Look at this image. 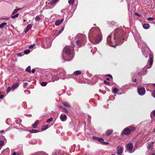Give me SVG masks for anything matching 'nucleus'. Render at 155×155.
<instances>
[{"label": "nucleus", "mask_w": 155, "mask_h": 155, "mask_svg": "<svg viewBox=\"0 0 155 155\" xmlns=\"http://www.w3.org/2000/svg\"><path fill=\"white\" fill-rule=\"evenodd\" d=\"M113 91L115 93H116L117 92L118 89L116 88H114L113 89Z\"/></svg>", "instance_id": "obj_41"}, {"label": "nucleus", "mask_w": 155, "mask_h": 155, "mask_svg": "<svg viewBox=\"0 0 155 155\" xmlns=\"http://www.w3.org/2000/svg\"><path fill=\"white\" fill-rule=\"evenodd\" d=\"M67 118V116L63 114H62L60 115V119L63 121H65L66 120Z\"/></svg>", "instance_id": "obj_12"}, {"label": "nucleus", "mask_w": 155, "mask_h": 155, "mask_svg": "<svg viewBox=\"0 0 155 155\" xmlns=\"http://www.w3.org/2000/svg\"><path fill=\"white\" fill-rule=\"evenodd\" d=\"M135 14L136 15H137L138 17H140L141 16V15H140V14H139V13H138L137 12L135 13Z\"/></svg>", "instance_id": "obj_46"}, {"label": "nucleus", "mask_w": 155, "mask_h": 155, "mask_svg": "<svg viewBox=\"0 0 155 155\" xmlns=\"http://www.w3.org/2000/svg\"><path fill=\"white\" fill-rule=\"evenodd\" d=\"M153 86H155V84H153Z\"/></svg>", "instance_id": "obj_63"}, {"label": "nucleus", "mask_w": 155, "mask_h": 155, "mask_svg": "<svg viewBox=\"0 0 155 155\" xmlns=\"http://www.w3.org/2000/svg\"><path fill=\"white\" fill-rule=\"evenodd\" d=\"M53 119L52 117H51L50 118L48 119L46 122L47 123H49V122H51V121Z\"/></svg>", "instance_id": "obj_38"}, {"label": "nucleus", "mask_w": 155, "mask_h": 155, "mask_svg": "<svg viewBox=\"0 0 155 155\" xmlns=\"http://www.w3.org/2000/svg\"><path fill=\"white\" fill-rule=\"evenodd\" d=\"M64 20V19L63 18L61 19L60 20H58L55 22V25L57 26L59 25L63 22Z\"/></svg>", "instance_id": "obj_13"}, {"label": "nucleus", "mask_w": 155, "mask_h": 155, "mask_svg": "<svg viewBox=\"0 0 155 155\" xmlns=\"http://www.w3.org/2000/svg\"><path fill=\"white\" fill-rule=\"evenodd\" d=\"M141 41V37L140 36H139V37L138 38V44L139 45V44H140V46L142 47V51L143 52V54H146V53L145 52V50L143 48V46H142V45H141V44L140 43V42Z\"/></svg>", "instance_id": "obj_9"}, {"label": "nucleus", "mask_w": 155, "mask_h": 155, "mask_svg": "<svg viewBox=\"0 0 155 155\" xmlns=\"http://www.w3.org/2000/svg\"><path fill=\"white\" fill-rule=\"evenodd\" d=\"M1 19H3V20H8V18H2Z\"/></svg>", "instance_id": "obj_53"}, {"label": "nucleus", "mask_w": 155, "mask_h": 155, "mask_svg": "<svg viewBox=\"0 0 155 155\" xmlns=\"http://www.w3.org/2000/svg\"><path fill=\"white\" fill-rule=\"evenodd\" d=\"M57 76H54L51 78V80L53 82L54 81H55L58 80L59 78Z\"/></svg>", "instance_id": "obj_18"}, {"label": "nucleus", "mask_w": 155, "mask_h": 155, "mask_svg": "<svg viewBox=\"0 0 155 155\" xmlns=\"http://www.w3.org/2000/svg\"><path fill=\"white\" fill-rule=\"evenodd\" d=\"M107 76H108L109 77L111 78H113L112 75L110 74H108L107 75Z\"/></svg>", "instance_id": "obj_51"}, {"label": "nucleus", "mask_w": 155, "mask_h": 155, "mask_svg": "<svg viewBox=\"0 0 155 155\" xmlns=\"http://www.w3.org/2000/svg\"><path fill=\"white\" fill-rule=\"evenodd\" d=\"M30 50H25L24 51V53L25 54H27L30 52Z\"/></svg>", "instance_id": "obj_37"}, {"label": "nucleus", "mask_w": 155, "mask_h": 155, "mask_svg": "<svg viewBox=\"0 0 155 155\" xmlns=\"http://www.w3.org/2000/svg\"><path fill=\"white\" fill-rule=\"evenodd\" d=\"M62 104L66 107H70V104L67 102H63L62 103Z\"/></svg>", "instance_id": "obj_24"}, {"label": "nucleus", "mask_w": 155, "mask_h": 155, "mask_svg": "<svg viewBox=\"0 0 155 155\" xmlns=\"http://www.w3.org/2000/svg\"><path fill=\"white\" fill-rule=\"evenodd\" d=\"M58 0H53L51 1L52 5H54Z\"/></svg>", "instance_id": "obj_36"}, {"label": "nucleus", "mask_w": 155, "mask_h": 155, "mask_svg": "<svg viewBox=\"0 0 155 155\" xmlns=\"http://www.w3.org/2000/svg\"><path fill=\"white\" fill-rule=\"evenodd\" d=\"M35 69H33L32 71H31V72H32V73H34L35 72Z\"/></svg>", "instance_id": "obj_50"}, {"label": "nucleus", "mask_w": 155, "mask_h": 155, "mask_svg": "<svg viewBox=\"0 0 155 155\" xmlns=\"http://www.w3.org/2000/svg\"><path fill=\"white\" fill-rule=\"evenodd\" d=\"M52 155H56V153H54Z\"/></svg>", "instance_id": "obj_60"}, {"label": "nucleus", "mask_w": 155, "mask_h": 155, "mask_svg": "<svg viewBox=\"0 0 155 155\" xmlns=\"http://www.w3.org/2000/svg\"><path fill=\"white\" fill-rule=\"evenodd\" d=\"M74 73L76 75H78L81 74V72L80 71H76L74 72Z\"/></svg>", "instance_id": "obj_31"}, {"label": "nucleus", "mask_w": 155, "mask_h": 155, "mask_svg": "<svg viewBox=\"0 0 155 155\" xmlns=\"http://www.w3.org/2000/svg\"><path fill=\"white\" fill-rule=\"evenodd\" d=\"M35 45V44H34L32 45H30L29 46V48L30 49H31V48H33L34 47Z\"/></svg>", "instance_id": "obj_42"}, {"label": "nucleus", "mask_w": 155, "mask_h": 155, "mask_svg": "<svg viewBox=\"0 0 155 155\" xmlns=\"http://www.w3.org/2000/svg\"><path fill=\"white\" fill-rule=\"evenodd\" d=\"M71 48L70 47H66L64 49L62 58L65 61H70L74 57L73 54L71 53Z\"/></svg>", "instance_id": "obj_3"}, {"label": "nucleus", "mask_w": 155, "mask_h": 155, "mask_svg": "<svg viewBox=\"0 0 155 155\" xmlns=\"http://www.w3.org/2000/svg\"><path fill=\"white\" fill-rule=\"evenodd\" d=\"M74 2V0H68V3L70 5H73Z\"/></svg>", "instance_id": "obj_29"}, {"label": "nucleus", "mask_w": 155, "mask_h": 155, "mask_svg": "<svg viewBox=\"0 0 155 155\" xmlns=\"http://www.w3.org/2000/svg\"><path fill=\"white\" fill-rule=\"evenodd\" d=\"M47 83L46 82H42L41 83V85L42 86H45L47 84Z\"/></svg>", "instance_id": "obj_34"}, {"label": "nucleus", "mask_w": 155, "mask_h": 155, "mask_svg": "<svg viewBox=\"0 0 155 155\" xmlns=\"http://www.w3.org/2000/svg\"><path fill=\"white\" fill-rule=\"evenodd\" d=\"M4 143V142L3 141L0 140V147L3 145Z\"/></svg>", "instance_id": "obj_40"}, {"label": "nucleus", "mask_w": 155, "mask_h": 155, "mask_svg": "<svg viewBox=\"0 0 155 155\" xmlns=\"http://www.w3.org/2000/svg\"><path fill=\"white\" fill-rule=\"evenodd\" d=\"M92 138L94 140H97L100 142L101 143H102L104 141V139L101 138L96 137L95 136H93Z\"/></svg>", "instance_id": "obj_11"}, {"label": "nucleus", "mask_w": 155, "mask_h": 155, "mask_svg": "<svg viewBox=\"0 0 155 155\" xmlns=\"http://www.w3.org/2000/svg\"><path fill=\"white\" fill-rule=\"evenodd\" d=\"M61 33V31H59L56 34L54 35V38H55L57 36H58Z\"/></svg>", "instance_id": "obj_30"}, {"label": "nucleus", "mask_w": 155, "mask_h": 155, "mask_svg": "<svg viewBox=\"0 0 155 155\" xmlns=\"http://www.w3.org/2000/svg\"><path fill=\"white\" fill-rule=\"evenodd\" d=\"M20 9V8H17L14 10L12 12V15H14L16 13V12L19 10Z\"/></svg>", "instance_id": "obj_28"}, {"label": "nucleus", "mask_w": 155, "mask_h": 155, "mask_svg": "<svg viewBox=\"0 0 155 155\" xmlns=\"http://www.w3.org/2000/svg\"><path fill=\"white\" fill-rule=\"evenodd\" d=\"M113 131L112 130H108L106 132V134L107 135H110L113 132Z\"/></svg>", "instance_id": "obj_21"}, {"label": "nucleus", "mask_w": 155, "mask_h": 155, "mask_svg": "<svg viewBox=\"0 0 155 155\" xmlns=\"http://www.w3.org/2000/svg\"><path fill=\"white\" fill-rule=\"evenodd\" d=\"M152 94L153 97L155 98V90L153 92Z\"/></svg>", "instance_id": "obj_47"}, {"label": "nucleus", "mask_w": 155, "mask_h": 155, "mask_svg": "<svg viewBox=\"0 0 155 155\" xmlns=\"http://www.w3.org/2000/svg\"><path fill=\"white\" fill-rule=\"evenodd\" d=\"M143 28L145 29H147L149 28V25L148 24H145L143 25Z\"/></svg>", "instance_id": "obj_23"}, {"label": "nucleus", "mask_w": 155, "mask_h": 155, "mask_svg": "<svg viewBox=\"0 0 155 155\" xmlns=\"http://www.w3.org/2000/svg\"><path fill=\"white\" fill-rule=\"evenodd\" d=\"M154 18H153L149 17L147 19L149 21H153L154 20Z\"/></svg>", "instance_id": "obj_44"}, {"label": "nucleus", "mask_w": 155, "mask_h": 155, "mask_svg": "<svg viewBox=\"0 0 155 155\" xmlns=\"http://www.w3.org/2000/svg\"><path fill=\"white\" fill-rule=\"evenodd\" d=\"M41 18V16L39 15L37 16L35 18V19L36 21H39Z\"/></svg>", "instance_id": "obj_20"}, {"label": "nucleus", "mask_w": 155, "mask_h": 155, "mask_svg": "<svg viewBox=\"0 0 155 155\" xmlns=\"http://www.w3.org/2000/svg\"><path fill=\"white\" fill-rule=\"evenodd\" d=\"M136 80H136V79H134V80H133V82H136Z\"/></svg>", "instance_id": "obj_56"}, {"label": "nucleus", "mask_w": 155, "mask_h": 155, "mask_svg": "<svg viewBox=\"0 0 155 155\" xmlns=\"http://www.w3.org/2000/svg\"><path fill=\"white\" fill-rule=\"evenodd\" d=\"M154 143V142H151L150 144H152L153 145Z\"/></svg>", "instance_id": "obj_58"}, {"label": "nucleus", "mask_w": 155, "mask_h": 155, "mask_svg": "<svg viewBox=\"0 0 155 155\" xmlns=\"http://www.w3.org/2000/svg\"><path fill=\"white\" fill-rule=\"evenodd\" d=\"M64 11V9H62V10H61V12H63V11Z\"/></svg>", "instance_id": "obj_61"}, {"label": "nucleus", "mask_w": 155, "mask_h": 155, "mask_svg": "<svg viewBox=\"0 0 155 155\" xmlns=\"http://www.w3.org/2000/svg\"><path fill=\"white\" fill-rule=\"evenodd\" d=\"M103 143L104 144H105V145H107L109 144V143L107 142H103Z\"/></svg>", "instance_id": "obj_52"}, {"label": "nucleus", "mask_w": 155, "mask_h": 155, "mask_svg": "<svg viewBox=\"0 0 155 155\" xmlns=\"http://www.w3.org/2000/svg\"><path fill=\"white\" fill-rule=\"evenodd\" d=\"M104 83L106 85H109L110 84L109 82L108 81H104Z\"/></svg>", "instance_id": "obj_43"}, {"label": "nucleus", "mask_w": 155, "mask_h": 155, "mask_svg": "<svg viewBox=\"0 0 155 155\" xmlns=\"http://www.w3.org/2000/svg\"><path fill=\"white\" fill-rule=\"evenodd\" d=\"M46 3H47V6H48V5H52V4H51V2H47Z\"/></svg>", "instance_id": "obj_49"}, {"label": "nucleus", "mask_w": 155, "mask_h": 155, "mask_svg": "<svg viewBox=\"0 0 155 155\" xmlns=\"http://www.w3.org/2000/svg\"><path fill=\"white\" fill-rule=\"evenodd\" d=\"M12 155H16V153L15 152H14Z\"/></svg>", "instance_id": "obj_57"}, {"label": "nucleus", "mask_w": 155, "mask_h": 155, "mask_svg": "<svg viewBox=\"0 0 155 155\" xmlns=\"http://www.w3.org/2000/svg\"><path fill=\"white\" fill-rule=\"evenodd\" d=\"M4 97V95H2L0 96V99H2Z\"/></svg>", "instance_id": "obj_54"}, {"label": "nucleus", "mask_w": 155, "mask_h": 155, "mask_svg": "<svg viewBox=\"0 0 155 155\" xmlns=\"http://www.w3.org/2000/svg\"><path fill=\"white\" fill-rule=\"evenodd\" d=\"M77 39L76 42L78 47H81L84 44L85 41L86 37L84 35L79 34L75 37Z\"/></svg>", "instance_id": "obj_4"}, {"label": "nucleus", "mask_w": 155, "mask_h": 155, "mask_svg": "<svg viewBox=\"0 0 155 155\" xmlns=\"http://www.w3.org/2000/svg\"><path fill=\"white\" fill-rule=\"evenodd\" d=\"M26 71H27L29 72H31V67L30 66H28L26 69Z\"/></svg>", "instance_id": "obj_33"}, {"label": "nucleus", "mask_w": 155, "mask_h": 155, "mask_svg": "<svg viewBox=\"0 0 155 155\" xmlns=\"http://www.w3.org/2000/svg\"><path fill=\"white\" fill-rule=\"evenodd\" d=\"M38 120H36L35 122V123L32 125V127L34 128H36L37 126V125L38 124Z\"/></svg>", "instance_id": "obj_19"}, {"label": "nucleus", "mask_w": 155, "mask_h": 155, "mask_svg": "<svg viewBox=\"0 0 155 155\" xmlns=\"http://www.w3.org/2000/svg\"><path fill=\"white\" fill-rule=\"evenodd\" d=\"M153 56L151 54H149V64L150 66L147 67L148 68H150L153 64Z\"/></svg>", "instance_id": "obj_8"}, {"label": "nucleus", "mask_w": 155, "mask_h": 155, "mask_svg": "<svg viewBox=\"0 0 155 155\" xmlns=\"http://www.w3.org/2000/svg\"><path fill=\"white\" fill-rule=\"evenodd\" d=\"M19 16V14L18 13H17L15 15L12 16L11 18L13 19L15 18H16L18 17Z\"/></svg>", "instance_id": "obj_32"}, {"label": "nucleus", "mask_w": 155, "mask_h": 155, "mask_svg": "<svg viewBox=\"0 0 155 155\" xmlns=\"http://www.w3.org/2000/svg\"><path fill=\"white\" fill-rule=\"evenodd\" d=\"M150 116L152 119L153 118V116H154L155 117V110L152 112L151 113Z\"/></svg>", "instance_id": "obj_26"}, {"label": "nucleus", "mask_w": 155, "mask_h": 155, "mask_svg": "<svg viewBox=\"0 0 155 155\" xmlns=\"http://www.w3.org/2000/svg\"><path fill=\"white\" fill-rule=\"evenodd\" d=\"M126 34L122 29H116L107 38V43L111 47H115L116 45L122 44L125 38Z\"/></svg>", "instance_id": "obj_1"}, {"label": "nucleus", "mask_w": 155, "mask_h": 155, "mask_svg": "<svg viewBox=\"0 0 155 155\" xmlns=\"http://www.w3.org/2000/svg\"><path fill=\"white\" fill-rule=\"evenodd\" d=\"M153 145L150 143H148L147 147V149L149 150H152L153 149Z\"/></svg>", "instance_id": "obj_17"}, {"label": "nucleus", "mask_w": 155, "mask_h": 155, "mask_svg": "<svg viewBox=\"0 0 155 155\" xmlns=\"http://www.w3.org/2000/svg\"><path fill=\"white\" fill-rule=\"evenodd\" d=\"M19 85V84L18 83H15L12 86V89L13 90H14L18 87Z\"/></svg>", "instance_id": "obj_16"}, {"label": "nucleus", "mask_w": 155, "mask_h": 155, "mask_svg": "<svg viewBox=\"0 0 155 155\" xmlns=\"http://www.w3.org/2000/svg\"><path fill=\"white\" fill-rule=\"evenodd\" d=\"M51 45V44L50 43H49L46 46H45V45L44 46V48H49V47H50V46Z\"/></svg>", "instance_id": "obj_39"}, {"label": "nucleus", "mask_w": 155, "mask_h": 155, "mask_svg": "<svg viewBox=\"0 0 155 155\" xmlns=\"http://www.w3.org/2000/svg\"><path fill=\"white\" fill-rule=\"evenodd\" d=\"M32 26V25L31 24H28L25 30V33L27 32L29 29L31 28Z\"/></svg>", "instance_id": "obj_14"}, {"label": "nucleus", "mask_w": 155, "mask_h": 155, "mask_svg": "<svg viewBox=\"0 0 155 155\" xmlns=\"http://www.w3.org/2000/svg\"><path fill=\"white\" fill-rule=\"evenodd\" d=\"M133 145L131 143H129L126 146V148L127 150H129V153H131V150L133 149Z\"/></svg>", "instance_id": "obj_7"}, {"label": "nucleus", "mask_w": 155, "mask_h": 155, "mask_svg": "<svg viewBox=\"0 0 155 155\" xmlns=\"http://www.w3.org/2000/svg\"><path fill=\"white\" fill-rule=\"evenodd\" d=\"M153 131L155 132V128L153 129Z\"/></svg>", "instance_id": "obj_64"}, {"label": "nucleus", "mask_w": 155, "mask_h": 155, "mask_svg": "<svg viewBox=\"0 0 155 155\" xmlns=\"http://www.w3.org/2000/svg\"><path fill=\"white\" fill-rule=\"evenodd\" d=\"M11 88L10 87H8L7 88V92H9L11 90Z\"/></svg>", "instance_id": "obj_45"}, {"label": "nucleus", "mask_w": 155, "mask_h": 155, "mask_svg": "<svg viewBox=\"0 0 155 155\" xmlns=\"http://www.w3.org/2000/svg\"><path fill=\"white\" fill-rule=\"evenodd\" d=\"M66 74V72L65 71L62 70L59 73V78H62V77L64 76Z\"/></svg>", "instance_id": "obj_15"}, {"label": "nucleus", "mask_w": 155, "mask_h": 155, "mask_svg": "<svg viewBox=\"0 0 155 155\" xmlns=\"http://www.w3.org/2000/svg\"><path fill=\"white\" fill-rule=\"evenodd\" d=\"M61 108L65 112V113H68V110L67 109L63 107H61Z\"/></svg>", "instance_id": "obj_35"}, {"label": "nucleus", "mask_w": 155, "mask_h": 155, "mask_svg": "<svg viewBox=\"0 0 155 155\" xmlns=\"http://www.w3.org/2000/svg\"><path fill=\"white\" fill-rule=\"evenodd\" d=\"M7 25V23L4 22L0 24V28H2Z\"/></svg>", "instance_id": "obj_27"}, {"label": "nucleus", "mask_w": 155, "mask_h": 155, "mask_svg": "<svg viewBox=\"0 0 155 155\" xmlns=\"http://www.w3.org/2000/svg\"><path fill=\"white\" fill-rule=\"evenodd\" d=\"M2 133H3L4 132V130H1L0 131Z\"/></svg>", "instance_id": "obj_62"}, {"label": "nucleus", "mask_w": 155, "mask_h": 155, "mask_svg": "<svg viewBox=\"0 0 155 155\" xmlns=\"http://www.w3.org/2000/svg\"><path fill=\"white\" fill-rule=\"evenodd\" d=\"M28 83L25 82L23 86L24 87H25L26 86H27L28 85Z\"/></svg>", "instance_id": "obj_48"}, {"label": "nucleus", "mask_w": 155, "mask_h": 155, "mask_svg": "<svg viewBox=\"0 0 155 155\" xmlns=\"http://www.w3.org/2000/svg\"><path fill=\"white\" fill-rule=\"evenodd\" d=\"M64 28L62 27L61 29L59 30V31H61V33L62 32V31L64 30Z\"/></svg>", "instance_id": "obj_55"}, {"label": "nucleus", "mask_w": 155, "mask_h": 155, "mask_svg": "<svg viewBox=\"0 0 155 155\" xmlns=\"http://www.w3.org/2000/svg\"><path fill=\"white\" fill-rule=\"evenodd\" d=\"M117 154H121L123 152V147L121 146H118L117 147Z\"/></svg>", "instance_id": "obj_10"}, {"label": "nucleus", "mask_w": 155, "mask_h": 155, "mask_svg": "<svg viewBox=\"0 0 155 155\" xmlns=\"http://www.w3.org/2000/svg\"><path fill=\"white\" fill-rule=\"evenodd\" d=\"M95 35L97 36L95 43H97L101 40L102 37L100 34V31L98 28H93L91 29L88 34L89 39L90 40L91 38H94Z\"/></svg>", "instance_id": "obj_2"}, {"label": "nucleus", "mask_w": 155, "mask_h": 155, "mask_svg": "<svg viewBox=\"0 0 155 155\" xmlns=\"http://www.w3.org/2000/svg\"><path fill=\"white\" fill-rule=\"evenodd\" d=\"M109 80H110V79H109V78H106V80H107V81H109Z\"/></svg>", "instance_id": "obj_59"}, {"label": "nucleus", "mask_w": 155, "mask_h": 155, "mask_svg": "<svg viewBox=\"0 0 155 155\" xmlns=\"http://www.w3.org/2000/svg\"><path fill=\"white\" fill-rule=\"evenodd\" d=\"M49 127H50V126L49 125H48L47 124V125H45L44 127H43L42 128V130H46L47 129L49 128Z\"/></svg>", "instance_id": "obj_25"}, {"label": "nucleus", "mask_w": 155, "mask_h": 155, "mask_svg": "<svg viewBox=\"0 0 155 155\" xmlns=\"http://www.w3.org/2000/svg\"><path fill=\"white\" fill-rule=\"evenodd\" d=\"M135 127L133 126H130L125 128L122 132V135L124 134L127 135L130 134L132 131H134Z\"/></svg>", "instance_id": "obj_5"}, {"label": "nucleus", "mask_w": 155, "mask_h": 155, "mask_svg": "<svg viewBox=\"0 0 155 155\" xmlns=\"http://www.w3.org/2000/svg\"><path fill=\"white\" fill-rule=\"evenodd\" d=\"M29 132L31 133H37L39 132L38 130H35V129H32L31 130H29Z\"/></svg>", "instance_id": "obj_22"}, {"label": "nucleus", "mask_w": 155, "mask_h": 155, "mask_svg": "<svg viewBox=\"0 0 155 155\" xmlns=\"http://www.w3.org/2000/svg\"><path fill=\"white\" fill-rule=\"evenodd\" d=\"M138 92L140 95H144L145 93V90L144 87H140L138 88Z\"/></svg>", "instance_id": "obj_6"}]
</instances>
